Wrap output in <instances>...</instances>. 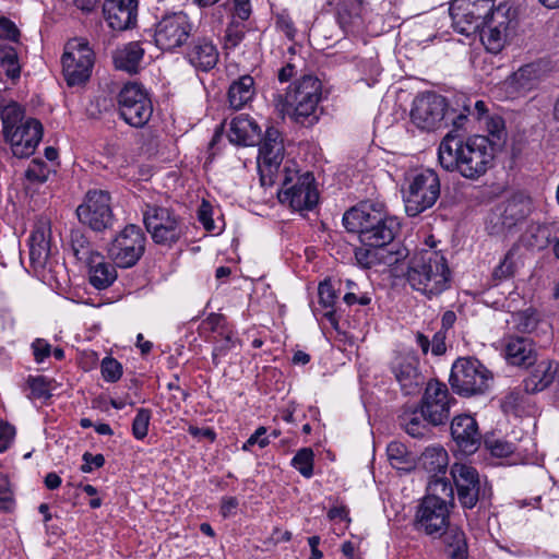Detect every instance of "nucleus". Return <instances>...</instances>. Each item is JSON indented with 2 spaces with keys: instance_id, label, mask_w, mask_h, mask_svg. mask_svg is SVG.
<instances>
[{
  "instance_id": "obj_45",
  "label": "nucleus",
  "mask_w": 559,
  "mask_h": 559,
  "mask_svg": "<svg viewBox=\"0 0 559 559\" xmlns=\"http://www.w3.org/2000/svg\"><path fill=\"white\" fill-rule=\"evenodd\" d=\"M319 302L322 307L329 309L324 317L330 321V323L336 328L337 320L335 318V312L333 310V306L336 299L335 290L329 282H322L318 287Z\"/></svg>"
},
{
  "instance_id": "obj_32",
  "label": "nucleus",
  "mask_w": 559,
  "mask_h": 559,
  "mask_svg": "<svg viewBox=\"0 0 559 559\" xmlns=\"http://www.w3.org/2000/svg\"><path fill=\"white\" fill-rule=\"evenodd\" d=\"M555 380L554 364L550 360L537 362L523 381L526 393H537L548 388Z\"/></svg>"
},
{
  "instance_id": "obj_6",
  "label": "nucleus",
  "mask_w": 559,
  "mask_h": 559,
  "mask_svg": "<svg viewBox=\"0 0 559 559\" xmlns=\"http://www.w3.org/2000/svg\"><path fill=\"white\" fill-rule=\"evenodd\" d=\"M532 210V199L523 193H515L491 210L486 221V229L492 236L506 237L526 219Z\"/></svg>"
},
{
  "instance_id": "obj_47",
  "label": "nucleus",
  "mask_w": 559,
  "mask_h": 559,
  "mask_svg": "<svg viewBox=\"0 0 559 559\" xmlns=\"http://www.w3.org/2000/svg\"><path fill=\"white\" fill-rule=\"evenodd\" d=\"M486 127L488 131L489 143H491L492 148L500 147L506 140L507 132L504 128V121L500 116H493L487 118Z\"/></svg>"
},
{
  "instance_id": "obj_5",
  "label": "nucleus",
  "mask_w": 559,
  "mask_h": 559,
  "mask_svg": "<svg viewBox=\"0 0 559 559\" xmlns=\"http://www.w3.org/2000/svg\"><path fill=\"white\" fill-rule=\"evenodd\" d=\"M258 143H260L258 168L261 185L272 186L280 178L286 186L293 178L286 166L283 170L280 169L285 153L281 132L272 126L267 127L263 139L260 138Z\"/></svg>"
},
{
  "instance_id": "obj_62",
  "label": "nucleus",
  "mask_w": 559,
  "mask_h": 559,
  "mask_svg": "<svg viewBox=\"0 0 559 559\" xmlns=\"http://www.w3.org/2000/svg\"><path fill=\"white\" fill-rule=\"evenodd\" d=\"M453 539L455 542V547L451 551V557L453 559H465L466 558V543L465 535L462 531H457L453 534Z\"/></svg>"
},
{
  "instance_id": "obj_21",
  "label": "nucleus",
  "mask_w": 559,
  "mask_h": 559,
  "mask_svg": "<svg viewBox=\"0 0 559 559\" xmlns=\"http://www.w3.org/2000/svg\"><path fill=\"white\" fill-rule=\"evenodd\" d=\"M43 136V126L35 118H27L17 129L7 131L5 140L17 158L29 157Z\"/></svg>"
},
{
  "instance_id": "obj_18",
  "label": "nucleus",
  "mask_w": 559,
  "mask_h": 559,
  "mask_svg": "<svg viewBox=\"0 0 559 559\" xmlns=\"http://www.w3.org/2000/svg\"><path fill=\"white\" fill-rule=\"evenodd\" d=\"M93 51L87 43L73 40L68 44L62 56L64 79L70 86L85 83L92 71Z\"/></svg>"
},
{
  "instance_id": "obj_12",
  "label": "nucleus",
  "mask_w": 559,
  "mask_h": 559,
  "mask_svg": "<svg viewBox=\"0 0 559 559\" xmlns=\"http://www.w3.org/2000/svg\"><path fill=\"white\" fill-rule=\"evenodd\" d=\"M144 224L154 242L158 245L171 246L186 233L182 219L168 207L147 205Z\"/></svg>"
},
{
  "instance_id": "obj_53",
  "label": "nucleus",
  "mask_w": 559,
  "mask_h": 559,
  "mask_svg": "<svg viewBox=\"0 0 559 559\" xmlns=\"http://www.w3.org/2000/svg\"><path fill=\"white\" fill-rule=\"evenodd\" d=\"M515 272V262H514V251L509 250L504 259L499 263V265L493 270L492 276L497 280H506L513 276Z\"/></svg>"
},
{
  "instance_id": "obj_29",
  "label": "nucleus",
  "mask_w": 559,
  "mask_h": 559,
  "mask_svg": "<svg viewBox=\"0 0 559 559\" xmlns=\"http://www.w3.org/2000/svg\"><path fill=\"white\" fill-rule=\"evenodd\" d=\"M189 62L198 70L210 71L218 61L216 46L206 38H199L194 41L188 52Z\"/></svg>"
},
{
  "instance_id": "obj_14",
  "label": "nucleus",
  "mask_w": 559,
  "mask_h": 559,
  "mask_svg": "<svg viewBox=\"0 0 559 559\" xmlns=\"http://www.w3.org/2000/svg\"><path fill=\"white\" fill-rule=\"evenodd\" d=\"M515 26V11L508 3H499L496 12L479 28L480 40L486 50L491 53L500 52Z\"/></svg>"
},
{
  "instance_id": "obj_56",
  "label": "nucleus",
  "mask_w": 559,
  "mask_h": 559,
  "mask_svg": "<svg viewBox=\"0 0 559 559\" xmlns=\"http://www.w3.org/2000/svg\"><path fill=\"white\" fill-rule=\"evenodd\" d=\"M378 249L362 245L355 249V259L362 267H371L378 261Z\"/></svg>"
},
{
  "instance_id": "obj_63",
  "label": "nucleus",
  "mask_w": 559,
  "mask_h": 559,
  "mask_svg": "<svg viewBox=\"0 0 559 559\" xmlns=\"http://www.w3.org/2000/svg\"><path fill=\"white\" fill-rule=\"evenodd\" d=\"M32 347L34 350L35 360L37 362H41L50 355V345L41 338L35 340Z\"/></svg>"
},
{
  "instance_id": "obj_37",
  "label": "nucleus",
  "mask_w": 559,
  "mask_h": 559,
  "mask_svg": "<svg viewBox=\"0 0 559 559\" xmlns=\"http://www.w3.org/2000/svg\"><path fill=\"white\" fill-rule=\"evenodd\" d=\"M420 460L423 467L430 474V478L445 475L449 457L444 449L427 448Z\"/></svg>"
},
{
  "instance_id": "obj_30",
  "label": "nucleus",
  "mask_w": 559,
  "mask_h": 559,
  "mask_svg": "<svg viewBox=\"0 0 559 559\" xmlns=\"http://www.w3.org/2000/svg\"><path fill=\"white\" fill-rule=\"evenodd\" d=\"M50 228L47 223H38L29 237V258L34 264L44 265L50 255Z\"/></svg>"
},
{
  "instance_id": "obj_7",
  "label": "nucleus",
  "mask_w": 559,
  "mask_h": 559,
  "mask_svg": "<svg viewBox=\"0 0 559 559\" xmlns=\"http://www.w3.org/2000/svg\"><path fill=\"white\" fill-rule=\"evenodd\" d=\"M440 197V179L438 175L426 169L414 175L406 189L403 190L405 212L415 217L432 207Z\"/></svg>"
},
{
  "instance_id": "obj_9",
  "label": "nucleus",
  "mask_w": 559,
  "mask_h": 559,
  "mask_svg": "<svg viewBox=\"0 0 559 559\" xmlns=\"http://www.w3.org/2000/svg\"><path fill=\"white\" fill-rule=\"evenodd\" d=\"M449 114L445 97L435 92H426L415 97L411 109V121L419 130L432 132L448 126Z\"/></svg>"
},
{
  "instance_id": "obj_41",
  "label": "nucleus",
  "mask_w": 559,
  "mask_h": 559,
  "mask_svg": "<svg viewBox=\"0 0 559 559\" xmlns=\"http://www.w3.org/2000/svg\"><path fill=\"white\" fill-rule=\"evenodd\" d=\"M386 454L390 464L396 469H409L414 464L412 454L406 447L397 441L389 443Z\"/></svg>"
},
{
  "instance_id": "obj_1",
  "label": "nucleus",
  "mask_w": 559,
  "mask_h": 559,
  "mask_svg": "<svg viewBox=\"0 0 559 559\" xmlns=\"http://www.w3.org/2000/svg\"><path fill=\"white\" fill-rule=\"evenodd\" d=\"M438 157L445 170H456L464 178L476 180L492 166L495 151L486 135H473L463 141L451 131L441 141Z\"/></svg>"
},
{
  "instance_id": "obj_39",
  "label": "nucleus",
  "mask_w": 559,
  "mask_h": 559,
  "mask_svg": "<svg viewBox=\"0 0 559 559\" xmlns=\"http://www.w3.org/2000/svg\"><path fill=\"white\" fill-rule=\"evenodd\" d=\"M424 498L443 500L445 506L454 507V486L445 476L430 478L427 485V493Z\"/></svg>"
},
{
  "instance_id": "obj_36",
  "label": "nucleus",
  "mask_w": 559,
  "mask_h": 559,
  "mask_svg": "<svg viewBox=\"0 0 559 559\" xmlns=\"http://www.w3.org/2000/svg\"><path fill=\"white\" fill-rule=\"evenodd\" d=\"M253 78L242 75L235 81L228 90V102L234 109H240L254 95Z\"/></svg>"
},
{
  "instance_id": "obj_25",
  "label": "nucleus",
  "mask_w": 559,
  "mask_h": 559,
  "mask_svg": "<svg viewBox=\"0 0 559 559\" xmlns=\"http://www.w3.org/2000/svg\"><path fill=\"white\" fill-rule=\"evenodd\" d=\"M507 360L514 366L530 367L536 361V352L531 338L523 336H507L504 338Z\"/></svg>"
},
{
  "instance_id": "obj_3",
  "label": "nucleus",
  "mask_w": 559,
  "mask_h": 559,
  "mask_svg": "<svg viewBox=\"0 0 559 559\" xmlns=\"http://www.w3.org/2000/svg\"><path fill=\"white\" fill-rule=\"evenodd\" d=\"M451 272L440 251L423 249L408 261L405 278L412 289L432 298L450 287Z\"/></svg>"
},
{
  "instance_id": "obj_38",
  "label": "nucleus",
  "mask_w": 559,
  "mask_h": 559,
  "mask_svg": "<svg viewBox=\"0 0 559 559\" xmlns=\"http://www.w3.org/2000/svg\"><path fill=\"white\" fill-rule=\"evenodd\" d=\"M102 260H95L92 263H86L90 267V283L97 289H105L109 287L117 278L115 266Z\"/></svg>"
},
{
  "instance_id": "obj_17",
  "label": "nucleus",
  "mask_w": 559,
  "mask_h": 559,
  "mask_svg": "<svg viewBox=\"0 0 559 559\" xmlns=\"http://www.w3.org/2000/svg\"><path fill=\"white\" fill-rule=\"evenodd\" d=\"M76 215L82 224L95 231L111 227L114 215L109 193L103 190L88 191L84 202L78 206Z\"/></svg>"
},
{
  "instance_id": "obj_13",
  "label": "nucleus",
  "mask_w": 559,
  "mask_h": 559,
  "mask_svg": "<svg viewBox=\"0 0 559 559\" xmlns=\"http://www.w3.org/2000/svg\"><path fill=\"white\" fill-rule=\"evenodd\" d=\"M145 241V235L139 226L128 225L109 243L108 258L118 267H132L143 255Z\"/></svg>"
},
{
  "instance_id": "obj_27",
  "label": "nucleus",
  "mask_w": 559,
  "mask_h": 559,
  "mask_svg": "<svg viewBox=\"0 0 559 559\" xmlns=\"http://www.w3.org/2000/svg\"><path fill=\"white\" fill-rule=\"evenodd\" d=\"M364 0H338L337 20L346 34H358L364 28Z\"/></svg>"
},
{
  "instance_id": "obj_16",
  "label": "nucleus",
  "mask_w": 559,
  "mask_h": 559,
  "mask_svg": "<svg viewBox=\"0 0 559 559\" xmlns=\"http://www.w3.org/2000/svg\"><path fill=\"white\" fill-rule=\"evenodd\" d=\"M193 23L185 12L164 15L155 26V44L163 50L183 46L192 35Z\"/></svg>"
},
{
  "instance_id": "obj_51",
  "label": "nucleus",
  "mask_w": 559,
  "mask_h": 559,
  "mask_svg": "<svg viewBox=\"0 0 559 559\" xmlns=\"http://www.w3.org/2000/svg\"><path fill=\"white\" fill-rule=\"evenodd\" d=\"M152 413L147 408H139L132 423V433L135 439L142 440L147 436Z\"/></svg>"
},
{
  "instance_id": "obj_24",
  "label": "nucleus",
  "mask_w": 559,
  "mask_h": 559,
  "mask_svg": "<svg viewBox=\"0 0 559 559\" xmlns=\"http://www.w3.org/2000/svg\"><path fill=\"white\" fill-rule=\"evenodd\" d=\"M138 7V0H106L103 4L104 19L114 31L132 28L136 24Z\"/></svg>"
},
{
  "instance_id": "obj_52",
  "label": "nucleus",
  "mask_w": 559,
  "mask_h": 559,
  "mask_svg": "<svg viewBox=\"0 0 559 559\" xmlns=\"http://www.w3.org/2000/svg\"><path fill=\"white\" fill-rule=\"evenodd\" d=\"M484 442L486 449L497 457H507L514 452V445L504 440L486 438Z\"/></svg>"
},
{
  "instance_id": "obj_43",
  "label": "nucleus",
  "mask_w": 559,
  "mask_h": 559,
  "mask_svg": "<svg viewBox=\"0 0 559 559\" xmlns=\"http://www.w3.org/2000/svg\"><path fill=\"white\" fill-rule=\"evenodd\" d=\"M0 68L11 80H17L21 74V66L16 50L11 46L0 47Z\"/></svg>"
},
{
  "instance_id": "obj_8",
  "label": "nucleus",
  "mask_w": 559,
  "mask_h": 559,
  "mask_svg": "<svg viewBox=\"0 0 559 559\" xmlns=\"http://www.w3.org/2000/svg\"><path fill=\"white\" fill-rule=\"evenodd\" d=\"M490 379V372L479 360L459 358L452 366L449 381L454 392L472 396L484 393Z\"/></svg>"
},
{
  "instance_id": "obj_26",
  "label": "nucleus",
  "mask_w": 559,
  "mask_h": 559,
  "mask_svg": "<svg viewBox=\"0 0 559 559\" xmlns=\"http://www.w3.org/2000/svg\"><path fill=\"white\" fill-rule=\"evenodd\" d=\"M227 136L236 145L251 146L260 141L261 128L252 118L239 115L230 121Z\"/></svg>"
},
{
  "instance_id": "obj_22",
  "label": "nucleus",
  "mask_w": 559,
  "mask_h": 559,
  "mask_svg": "<svg viewBox=\"0 0 559 559\" xmlns=\"http://www.w3.org/2000/svg\"><path fill=\"white\" fill-rule=\"evenodd\" d=\"M391 371L406 395L415 394L425 383L419 359L414 354H399L391 361Z\"/></svg>"
},
{
  "instance_id": "obj_46",
  "label": "nucleus",
  "mask_w": 559,
  "mask_h": 559,
  "mask_svg": "<svg viewBox=\"0 0 559 559\" xmlns=\"http://www.w3.org/2000/svg\"><path fill=\"white\" fill-rule=\"evenodd\" d=\"M511 323L513 324L514 330L518 332L531 333L536 329L538 319L535 310L526 309L513 313L511 317Z\"/></svg>"
},
{
  "instance_id": "obj_15",
  "label": "nucleus",
  "mask_w": 559,
  "mask_h": 559,
  "mask_svg": "<svg viewBox=\"0 0 559 559\" xmlns=\"http://www.w3.org/2000/svg\"><path fill=\"white\" fill-rule=\"evenodd\" d=\"M455 402L456 400L450 394L444 383L438 380H430L426 384L418 407L423 418L428 424L440 426L449 420L451 406Z\"/></svg>"
},
{
  "instance_id": "obj_50",
  "label": "nucleus",
  "mask_w": 559,
  "mask_h": 559,
  "mask_svg": "<svg viewBox=\"0 0 559 559\" xmlns=\"http://www.w3.org/2000/svg\"><path fill=\"white\" fill-rule=\"evenodd\" d=\"M222 338L217 341L216 346L213 349L212 358L215 366L221 362V359L225 357L229 350H231L236 344L237 340L233 337L230 332L222 331L219 332Z\"/></svg>"
},
{
  "instance_id": "obj_11",
  "label": "nucleus",
  "mask_w": 559,
  "mask_h": 559,
  "mask_svg": "<svg viewBox=\"0 0 559 559\" xmlns=\"http://www.w3.org/2000/svg\"><path fill=\"white\" fill-rule=\"evenodd\" d=\"M117 103L120 117L131 127L142 128L152 117V102L139 83L124 84L117 95Z\"/></svg>"
},
{
  "instance_id": "obj_58",
  "label": "nucleus",
  "mask_w": 559,
  "mask_h": 559,
  "mask_svg": "<svg viewBox=\"0 0 559 559\" xmlns=\"http://www.w3.org/2000/svg\"><path fill=\"white\" fill-rule=\"evenodd\" d=\"M212 215V205L207 201H203L198 211V218L207 231H213L216 228Z\"/></svg>"
},
{
  "instance_id": "obj_57",
  "label": "nucleus",
  "mask_w": 559,
  "mask_h": 559,
  "mask_svg": "<svg viewBox=\"0 0 559 559\" xmlns=\"http://www.w3.org/2000/svg\"><path fill=\"white\" fill-rule=\"evenodd\" d=\"M13 490L7 475L0 473V508L10 510L13 507Z\"/></svg>"
},
{
  "instance_id": "obj_33",
  "label": "nucleus",
  "mask_w": 559,
  "mask_h": 559,
  "mask_svg": "<svg viewBox=\"0 0 559 559\" xmlns=\"http://www.w3.org/2000/svg\"><path fill=\"white\" fill-rule=\"evenodd\" d=\"M284 108L292 120L301 127L310 128L319 120L318 104L285 102Z\"/></svg>"
},
{
  "instance_id": "obj_20",
  "label": "nucleus",
  "mask_w": 559,
  "mask_h": 559,
  "mask_svg": "<svg viewBox=\"0 0 559 559\" xmlns=\"http://www.w3.org/2000/svg\"><path fill=\"white\" fill-rule=\"evenodd\" d=\"M450 509L443 500L423 498L416 512L419 528L427 535L442 536L449 526Z\"/></svg>"
},
{
  "instance_id": "obj_23",
  "label": "nucleus",
  "mask_w": 559,
  "mask_h": 559,
  "mask_svg": "<svg viewBox=\"0 0 559 559\" xmlns=\"http://www.w3.org/2000/svg\"><path fill=\"white\" fill-rule=\"evenodd\" d=\"M451 436L460 452L465 455L475 453L481 443V435L476 419L469 415H460L452 419Z\"/></svg>"
},
{
  "instance_id": "obj_54",
  "label": "nucleus",
  "mask_w": 559,
  "mask_h": 559,
  "mask_svg": "<svg viewBox=\"0 0 559 559\" xmlns=\"http://www.w3.org/2000/svg\"><path fill=\"white\" fill-rule=\"evenodd\" d=\"M27 383L31 388L32 394L38 399H49L50 381L44 376L29 377Z\"/></svg>"
},
{
  "instance_id": "obj_10",
  "label": "nucleus",
  "mask_w": 559,
  "mask_h": 559,
  "mask_svg": "<svg viewBox=\"0 0 559 559\" xmlns=\"http://www.w3.org/2000/svg\"><path fill=\"white\" fill-rule=\"evenodd\" d=\"M496 10L495 0H452L449 13L453 28L468 36L479 31Z\"/></svg>"
},
{
  "instance_id": "obj_44",
  "label": "nucleus",
  "mask_w": 559,
  "mask_h": 559,
  "mask_svg": "<svg viewBox=\"0 0 559 559\" xmlns=\"http://www.w3.org/2000/svg\"><path fill=\"white\" fill-rule=\"evenodd\" d=\"M1 119L3 124V135L7 136V131L17 129L24 119V110L16 103H10L2 107Z\"/></svg>"
},
{
  "instance_id": "obj_40",
  "label": "nucleus",
  "mask_w": 559,
  "mask_h": 559,
  "mask_svg": "<svg viewBox=\"0 0 559 559\" xmlns=\"http://www.w3.org/2000/svg\"><path fill=\"white\" fill-rule=\"evenodd\" d=\"M523 242L533 250L545 249L550 242V230L542 224H531L523 236Z\"/></svg>"
},
{
  "instance_id": "obj_59",
  "label": "nucleus",
  "mask_w": 559,
  "mask_h": 559,
  "mask_svg": "<svg viewBox=\"0 0 559 559\" xmlns=\"http://www.w3.org/2000/svg\"><path fill=\"white\" fill-rule=\"evenodd\" d=\"M19 37L20 31L16 25L7 17H0V38L17 43Z\"/></svg>"
},
{
  "instance_id": "obj_31",
  "label": "nucleus",
  "mask_w": 559,
  "mask_h": 559,
  "mask_svg": "<svg viewBox=\"0 0 559 559\" xmlns=\"http://www.w3.org/2000/svg\"><path fill=\"white\" fill-rule=\"evenodd\" d=\"M144 56V49L138 41H131L115 50L112 60L116 69L135 74L140 70V63Z\"/></svg>"
},
{
  "instance_id": "obj_42",
  "label": "nucleus",
  "mask_w": 559,
  "mask_h": 559,
  "mask_svg": "<svg viewBox=\"0 0 559 559\" xmlns=\"http://www.w3.org/2000/svg\"><path fill=\"white\" fill-rule=\"evenodd\" d=\"M53 173H56L53 165H49L41 158H34L25 170V178L29 183L41 185L46 182Z\"/></svg>"
},
{
  "instance_id": "obj_48",
  "label": "nucleus",
  "mask_w": 559,
  "mask_h": 559,
  "mask_svg": "<svg viewBox=\"0 0 559 559\" xmlns=\"http://www.w3.org/2000/svg\"><path fill=\"white\" fill-rule=\"evenodd\" d=\"M313 451L311 448H302L297 451L292 460V465L304 476L311 477L313 474Z\"/></svg>"
},
{
  "instance_id": "obj_19",
  "label": "nucleus",
  "mask_w": 559,
  "mask_h": 559,
  "mask_svg": "<svg viewBox=\"0 0 559 559\" xmlns=\"http://www.w3.org/2000/svg\"><path fill=\"white\" fill-rule=\"evenodd\" d=\"M278 192V199L282 203H287L295 211L312 210L319 200L318 191L313 185L314 177L311 173H305L298 176L297 182L293 186L288 185L292 180L284 186Z\"/></svg>"
},
{
  "instance_id": "obj_49",
  "label": "nucleus",
  "mask_w": 559,
  "mask_h": 559,
  "mask_svg": "<svg viewBox=\"0 0 559 559\" xmlns=\"http://www.w3.org/2000/svg\"><path fill=\"white\" fill-rule=\"evenodd\" d=\"M538 80L537 69L533 64H526L520 68L513 74V81L519 90L530 91L534 88Z\"/></svg>"
},
{
  "instance_id": "obj_61",
  "label": "nucleus",
  "mask_w": 559,
  "mask_h": 559,
  "mask_svg": "<svg viewBox=\"0 0 559 559\" xmlns=\"http://www.w3.org/2000/svg\"><path fill=\"white\" fill-rule=\"evenodd\" d=\"M266 433L265 427H259L254 433H252L249 439L243 443L242 450L249 451L250 448L254 444H259L260 448H265L270 441L269 438L263 437Z\"/></svg>"
},
{
  "instance_id": "obj_2",
  "label": "nucleus",
  "mask_w": 559,
  "mask_h": 559,
  "mask_svg": "<svg viewBox=\"0 0 559 559\" xmlns=\"http://www.w3.org/2000/svg\"><path fill=\"white\" fill-rule=\"evenodd\" d=\"M343 225L349 233H357L361 245L384 248L392 243L400 223L386 213L381 203L366 201L346 211Z\"/></svg>"
},
{
  "instance_id": "obj_34",
  "label": "nucleus",
  "mask_w": 559,
  "mask_h": 559,
  "mask_svg": "<svg viewBox=\"0 0 559 559\" xmlns=\"http://www.w3.org/2000/svg\"><path fill=\"white\" fill-rule=\"evenodd\" d=\"M70 246L75 258L85 264L102 260L100 253L94 249L86 234L80 229L71 230Z\"/></svg>"
},
{
  "instance_id": "obj_64",
  "label": "nucleus",
  "mask_w": 559,
  "mask_h": 559,
  "mask_svg": "<svg viewBox=\"0 0 559 559\" xmlns=\"http://www.w3.org/2000/svg\"><path fill=\"white\" fill-rule=\"evenodd\" d=\"M431 345V352L433 355L439 356L445 353L447 346H445V335L443 332H437L433 335L432 341L430 342Z\"/></svg>"
},
{
  "instance_id": "obj_4",
  "label": "nucleus",
  "mask_w": 559,
  "mask_h": 559,
  "mask_svg": "<svg viewBox=\"0 0 559 559\" xmlns=\"http://www.w3.org/2000/svg\"><path fill=\"white\" fill-rule=\"evenodd\" d=\"M450 475L456 492L457 501L464 510H472L488 504L492 497V488L487 477L467 464L454 463Z\"/></svg>"
},
{
  "instance_id": "obj_28",
  "label": "nucleus",
  "mask_w": 559,
  "mask_h": 559,
  "mask_svg": "<svg viewBox=\"0 0 559 559\" xmlns=\"http://www.w3.org/2000/svg\"><path fill=\"white\" fill-rule=\"evenodd\" d=\"M321 90L322 85L318 78L313 75H304L287 91L285 102L296 100V103L319 104Z\"/></svg>"
},
{
  "instance_id": "obj_35",
  "label": "nucleus",
  "mask_w": 559,
  "mask_h": 559,
  "mask_svg": "<svg viewBox=\"0 0 559 559\" xmlns=\"http://www.w3.org/2000/svg\"><path fill=\"white\" fill-rule=\"evenodd\" d=\"M399 425L413 438H424L429 433V425L421 416L420 409H405L399 416Z\"/></svg>"
},
{
  "instance_id": "obj_55",
  "label": "nucleus",
  "mask_w": 559,
  "mask_h": 559,
  "mask_svg": "<svg viewBox=\"0 0 559 559\" xmlns=\"http://www.w3.org/2000/svg\"><path fill=\"white\" fill-rule=\"evenodd\" d=\"M102 374L108 382H116L122 374L121 364L111 357H106L102 361Z\"/></svg>"
},
{
  "instance_id": "obj_60",
  "label": "nucleus",
  "mask_w": 559,
  "mask_h": 559,
  "mask_svg": "<svg viewBox=\"0 0 559 559\" xmlns=\"http://www.w3.org/2000/svg\"><path fill=\"white\" fill-rule=\"evenodd\" d=\"M15 437V428L0 419V452L5 451Z\"/></svg>"
}]
</instances>
